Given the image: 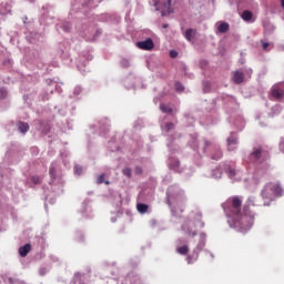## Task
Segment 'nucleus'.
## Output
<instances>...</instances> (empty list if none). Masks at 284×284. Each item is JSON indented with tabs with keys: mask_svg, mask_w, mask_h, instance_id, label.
Wrapping results in <instances>:
<instances>
[{
	"mask_svg": "<svg viewBox=\"0 0 284 284\" xmlns=\"http://www.w3.org/2000/svg\"><path fill=\"white\" fill-rule=\"evenodd\" d=\"M210 145H212V142L204 140V150H207V148H210Z\"/></svg>",
	"mask_w": 284,
	"mask_h": 284,
	"instance_id": "473e14b6",
	"label": "nucleus"
},
{
	"mask_svg": "<svg viewBox=\"0 0 284 284\" xmlns=\"http://www.w3.org/2000/svg\"><path fill=\"white\" fill-rule=\"evenodd\" d=\"M227 174L231 179H234L236 176V171L234 169H229Z\"/></svg>",
	"mask_w": 284,
	"mask_h": 284,
	"instance_id": "393cba45",
	"label": "nucleus"
},
{
	"mask_svg": "<svg viewBox=\"0 0 284 284\" xmlns=\"http://www.w3.org/2000/svg\"><path fill=\"white\" fill-rule=\"evenodd\" d=\"M122 173L124 174V176H128L130 179V176H132V169L125 168L122 170Z\"/></svg>",
	"mask_w": 284,
	"mask_h": 284,
	"instance_id": "4be33fe9",
	"label": "nucleus"
},
{
	"mask_svg": "<svg viewBox=\"0 0 284 284\" xmlns=\"http://www.w3.org/2000/svg\"><path fill=\"white\" fill-rule=\"evenodd\" d=\"M236 145H239V138L235 135H231L227 138V148L229 152H234L236 150Z\"/></svg>",
	"mask_w": 284,
	"mask_h": 284,
	"instance_id": "6e6552de",
	"label": "nucleus"
},
{
	"mask_svg": "<svg viewBox=\"0 0 284 284\" xmlns=\"http://www.w3.org/2000/svg\"><path fill=\"white\" fill-rule=\"evenodd\" d=\"M163 28H168V24H163Z\"/></svg>",
	"mask_w": 284,
	"mask_h": 284,
	"instance_id": "f704fd0d",
	"label": "nucleus"
},
{
	"mask_svg": "<svg viewBox=\"0 0 284 284\" xmlns=\"http://www.w3.org/2000/svg\"><path fill=\"white\" fill-rule=\"evenodd\" d=\"M283 194H284L283 186L278 182L266 183L261 192V196L266 207H270V205L272 204V201H274V199H278L283 196Z\"/></svg>",
	"mask_w": 284,
	"mask_h": 284,
	"instance_id": "f03ea898",
	"label": "nucleus"
},
{
	"mask_svg": "<svg viewBox=\"0 0 284 284\" xmlns=\"http://www.w3.org/2000/svg\"><path fill=\"white\" fill-rule=\"evenodd\" d=\"M18 130H19V132H21V134H26V132H28V130H30V124H28L26 122H18Z\"/></svg>",
	"mask_w": 284,
	"mask_h": 284,
	"instance_id": "2eb2a0df",
	"label": "nucleus"
},
{
	"mask_svg": "<svg viewBox=\"0 0 284 284\" xmlns=\"http://www.w3.org/2000/svg\"><path fill=\"white\" fill-rule=\"evenodd\" d=\"M233 78L232 81L233 83H235L236 85H241V83H243V81H245V74L243 73V71H233Z\"/></svg>",
	"mask_w": 284,
	"mask_h": 284,
	"instance_id": "0eeeda50",
	"label": "nucleus"
},
{
	"mask_svg": "<svg viewBox=\"0 0 284 284\" xmlns=\"http://www.w3.org/2000/svg\"><path fill=\"white\" fill-rule=\"evenodd\" d=\"M171 59H176L179 57V53L174 50L170 51Z\"/></svg>",
	"mask_w": 284,
	"mask_h": 284,
	"instance_id": "c85d7f7f",
	"label": "nucleus"
},
{
	"mask_svg": "<svg viewBox=\"0 0 284 284\" xmlns=\"http://www.w3.org/2000/svg\"><path fill=\"white\" fill-rule=\"evenodd\" d=\"M194 37H196V29H187L184 32V38L186 39V41H192Z\"/></svg>",
	"mask_w": 284,
	"mask_h": 284,
	"instance_id": "ddd939ff",
	"label": "nucleus"
},
{
	"mask_svg": "<svg viewBox=\"0 0 284 284\" xmlns=\"http://www.w3.org/2000/svg\"><path fill=\"white\" fill-rule=\"evenodd\" d=\"M31 182L33 185H41V183H43V179H41L39 175H33L31 176Z\"/></svg>",
	"mask_w": 284,
	"mask_h": 284,
	"instance_id": "a211bd4d",
	"label": "nucleus"
},
{
	"mask_svg": "<svg viewBox=\"0 0 284 284\" xmlns=\"http://www.w3.org/2000/svg\"><path fill=\"white\" fill-rule=\"evenodd\" d=\"M254 200L250 197L243 206V200L239 196H231L223 204V210L229 216V219H235L239 221L240 219H250V221H254V216L256 213L250 210V207H254ZM241 207H243V213L241 212Z\"/></svg>",
	"mask_w": 284,
	"mask_h": 284,
	"instance_id": "f257e3e1",
	"label": "nucleus"
},
{
	"mask_svg": "<svg viewBox=\"0 0 284 284\" xmlns=\"http://www.w3.org/2000/svg\"><path fill=\"white\" fill-rule=\"evenodd\" d=\"M211 159L213 161H221V159H223V151H221V148L213 146V152L211 153Z\"/></svg>",
	"mask_w": 284,
	"mask_h": 284,
	"instance_id": "1a4fd4ad",
	"label": "nucleus"
},
{
	"mask_svg": "<svg viewBox=\"0 0 284 284\" xmlns=\"http://www.w3.org/2000/svg\"><path fill=\"white\" fill-rule=\"evenodd\" d=\"M136 47L140 48V50H154V41L152 38H148L144 41L136 42Z\"/></svg>",
	"mask_w": 284,
	"mask_h": 284,
	"instance_id": "423d86ee",
	"label": "nucleus"
},
{
	"mask_svg": "<svg viewBox=\"0 0 284 284\" xmlns=\"http://www.w3.org/2000/svg\"><path fill=\"white\" fill-rule=\"evenodd\" d=\"M175 90H176V92H183V90H184L183 84H181V82H176Z\"/></svg>",
	"mask_w": 284,
	"mask_h": 284,
	"instance_id": "b1692460",
	"label": "nucleus"
},
{
	"mask_svg": "<svg viewBox=\"0 0 284 284\" xmlns=\"http://www.w3.org/2000/svg\"><path fill=\"white\" fill-rule=\"evenodd\" d=\"M97 183L98 185H101L102 183H105V185H110V181H105V174H101L100 176H98Z\"/></svg>",
	"mask_w": 284,
	"mask_h": 284,
	"instance_id": "6ab92c4d",
	"label": "nucleus"
},
{
	"mask_svg": "<svg viewBox=\"0 0 284 284\" xmlns=\"http://www.w3.org/2000/svg\"><path fill=\"white\" fill-rule=\"evenodd\" d=\"M261 43H262V50L267 51V49L270 48L271 44L268 42L263 41V40H261Z\"/></svg>",
	"mask_w": 284,
	"mask_h": 284,
	"instance_id": "a878e982",
	"label": "nucleus"
},
{
	"mask_svg": "<svg viewBox=\"0 0 284 284\" xmlns=\"http://www.w3.org/2000/svg\"><path fill=\"white\" fill-rule=\"evenodd\" d=\"M42 132H43L44 134H48V133L50 132V124L45 123V124H44V129H42Z\"/></svg>",
	"mask_w": 284,
	"mask_h": 284,
	"instance_id": "cd10ccee",
	"label": "nucleus"
},
{
	"mask_svg": "<svg viewBox=\"0 0 284 284\" xmlns=\"http://www.w3.org/2000/svg\"><path fill=\"white\" fill-rule=\"evenodd\" d=\"M30 252H32V245H30V244H24L23 246L19 247V255L22 258H26V256H28V254H30Z\"/></svg>",
	"mask_w": 284,
	"mask_h": 284,
	"instance_id": "9d476101",
	"label": "nucleus"
},
{
	"mask_svg": "<svg viewBox=\"0 0 284 284\" xmlns=\"http://www.w3.org/2000/svg\"><path fill=\"white\" fill-rule=\"evenodd\" d=\"M160 110L164 112V114H172V108L165 105V104H160Z\"/></svg>",
	"mask_w": 284,
	"mask_h": 284,
	"instance_id": "aec40b11",
	"label": "nucleus"
},
{
	"mask_svg": "<svg viewBox=\"0 0 284 284\" xmlns=\"http://www.w3.org/2000/svg\"><path fill=\"white\" fill-rule=\"evenodd\" d=\"M263 27L265 32H267V30H274V26H272L271 23H264Z\"/></svg>",
	"mask_w": 284,
	"mask_h": 284,
	"instance_id": "bb28decb",
	"label": "nucleus"
},
{
	"mask_svg": "<svg viewBox=\"0 0 284 284\" xmlns=\"http://www.w3.org/2000/svg\"><path fill=\"white\" fill-rule=\"evenodd\" d=\"M74 172H75V174H81V172H83V168L75 165Z\"/></svg>",
	"mask_w": 284,
	"mask_h": 284,
	"instance_id": "c756f323",
	"label": "nucleus"
},
{
	"mask_svg": "<svg viewBox=\"0 0 284 284\" xmlns=\"http://www.w3.org/2000/svg\"><path fill=\"white\" fill-rule=\"evenodd\" d=\"M8 97V91L4 88L0 89V100H3Z\"/></svg>",
	"mask_w": 284,
	"mask_h": 284,
	"instance_id": "5701e85b",
	"label": "nucleus"
},
{
	"mask_svg": "<svg viewBox=\"0 0 284 284\" xmlns=\"http://www.w3.org/2000/svg\"><path fill=\"white\" fill-rule=\"evenodd\" d=\"M230 31V23L227 22H221L217 26V32H220L221 34H225V32Z\"/></svg>",
	"mask_w": 284,
	"mask_h": 284,
	"instance_id": "f8f14e48",
	"label": "nucleus"
},
{
	"mask_svg": "<svg viewBox=\"0 0 284 284\" xmlns=\"http://www.w3.org/2000/svg\"><path fill=\"white\" fill-rule=\"evenodd\" d=\"M153 6L155 7V10H160L163 16L165 12H170L172 0H153Z\"/></svg>",
	"mask_w": 284,
	"mask_h": 284,
	"instance_id": "20e7f679",
	"label": "nucleus"
},
{
	"mask_svg": "<svg viewBox=\"0 0 284 284\" xmlns=\"http://www.w3.org/2000/svg\"><path fill=\"white\" fill-rule=\"evenodd\" d=\"M166 203L172 206V195L168 194L166 195Z\"/></svg>",
	"mask_w": 284,
	"mask_h": 284,
	"instance_id": "2f4dec72",
	"label": "nucleus"
},
{
	"mask_svg": "<svg viewBox=\"0 0 284 284\" xmlns=\"http://www.w3.org/2000/svg\"><path fill=\"white\" fill-rule=\"evenodd\" d=\"M270 153L263 150V146H256L253 149V152L250 154L251 161H261V159H267Z\"/></svg>",
	"mask_w": 284,
	"mask_h": 284,
	"instance_id": "39448f33",
	"label": "nucleus"
},
{
	"mask_svg": "<svg viewBox=\"0 0 284 284\" xmlns=\"http://www.w3.org/2000/svg\"><path fill=\"white\" fill-rule=\"evenodd\" d=\"M149 209H150V206L148 204H143V203L136 204V210H138V212H140V214H145Z\"/></svg>",
	"mask_w": 284,
	"mask_h": 284,
	"instance_id": "dca6fc26",
	"label": "nucleus"
},
{
	"mask_svg": "<svg viewBox=\"0 0 284 284\" xmlns=\"http://www.w3.org/2000/svg\"><path fill=\"white\" fill-rule=\"evenodd\" d=\"M135 174H143V169H141V166H136Z\"/></svg>",
	"mask_w": 284,
	"mask_h": 284,
	"instance_id": "72a5a7b5",
	"label": "nucleus"
},
{
	"mask_svg": "<svg viewBox=\"0 0 284 284\" xmlns=\"http://www.w3.org/2000/svg\"><path fill=\"white\" fill-rule=\"evenodd\" d=\"M252 17H253V14H252V11H250V10H245L242 13L243 21H252Z\"/></svg>",
	"mask_w": 284,
	"mask_h": 284,
	"instance_id": "f3484780",
	"label": "nucleus"
},
{
	"mask_svg": "<svg viewBox=\"0 0 284 284\" xmlns=\"http://www.w3.org/2000/svg\"><path fill=\"white\" fill-rule=\"evenodd\" d=\"M271 94L274 99H277L278 101H281V99H283L284 97V90L278 87H273Z\"/></svg>",
	"mask_w": 284,
	"mask_h": 284,
	"instance_id": "9b49d317",
	"label": "nucleus"
},
{
	"mask_svg": "<svg viewBox=\"0 0 284 284\" xmlns=\"http://www.w3.org/2000/svg\"><path fill=\"white\" fill-rule=\"evenodd\" d=\"M196 223H201V214H196L194 219H189L182 224V231L187 234V236H196Z\"/></svg>",
	"mask_w": 284,
	"mask_h": 284,
	"instance_id": "7ed1b4c3",
	"label": "nucleus"
},
{
	"mask_svg": "<svg viewBox=\"0 0 284 284\" xmlns=\"http://www.w3.org/2000/svg\"><path fill=\"white\" fill-rule=\"evenodd\" d=\"M166 130H168V132H170V130H174V123H172V122L166 123Z\"/></svg>",
	"mask_w": 284,
	"mask_h": 284,
	"instance_id": "7c9ffc66",
	"label": "nucleus"
},
{
	"mask_svg": "<svg viewBox=\"0 0 284 284\" xmlns=\"http://www.w3.org/2000/svg\"><path fill=\"white\" fill-rule=\"evenodd\" d=\"M175 251H176L178 254H181L182 256H185L186 254L190 253V246H187V245L178 246L175 248Z\"/></svg>",
	"mask_w": 284,
	"mask_h": 284,
	"instance_id": "4468645a",
	"label": "nucleus"
},
{
	"mask_svg": "<svg viewBox=\"0 0 284 284\" xmlns=\"http://www.w3.org/2000/svg\"><path fill=\"white\" fill-rule=\"evenodd\" d=\"M49 174H50L51 179H53V181L57 179V169H54L53 164H51L49 168Z\"/></svg>",
	"mask_w": 284,
	"mask_h": 284,
	"instance_id": "412c9836",
	"label": "nucleus"
}]
</instances>
